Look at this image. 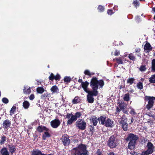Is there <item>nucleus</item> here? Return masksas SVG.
<instances>
[{
	"label": "nucleus",
	"instance_id": "54",
	"mask_svg": "<svg viewBox=\"0 0 155 155\" xmlns=\"http://www.w3.org/2000/svg\"><path fill=\"white\" fill-rule=\"evenodd\" d=\"M107 13L108 15H111V14H112V11L110 10H108Z\"/></svg>",
	"mask_w": 155,
	"mask_h": 155
},
{
	"label": "nucleus",
	"instance_id": "43",
	"mask_svg": "<svg viewBox=\"0 0 155 155\" xmlns=\"http://www.w3.org/2000/svg\"><path fill=\"white\" fill-rule=\"evenodd\" d=\"M2 101L5 104H7L8 102V99L5 97L2 98Z\"/></svg>",
	"mask_w": 155,
	"mask_h": 155
},
{
	"label": "nucleus",
	"instance_id": "40",
	"mask_svg": "<svg viewBox=\"0 0 155 155\" xmlns=\"http://www.w3.org/2000/svg\"><path fill=\"white\" fill-rule=\"evenodd\" d=\"M6 140V138L5 136H3L0 140V143L3 144Z\"/></svg>",
	"mask_w": 155,
	"mask_h": 155
},
{
	"label": "nucleus",
	"instance_id": "56",
	"mask_svg": "<svg viewBox=\"0 0 155 155\" xmlns=\"http://www.w3.org/2000/svg\"><path fill=\"white\" fill-rule=\"evenodd\" d=\"M78 81L79 82L81 83H82V82H83L82 81V80L81 79H79L78 80Z\"/></svg>",
	"mask_w": 155,
	"mask_h": 155
},
{
	"label": "nucleus",
	"instance_id": "51",
	"mask_svg": "<svg viewBox=\"0 0 155 155\" xmlns=\"http://www.w3.org/2000/svg\"><path fill=\"white\" fill-rule=\"evenodd\" d=\"M35 98V96L34 94H31L29 96V98L30 100H32L34 99Z\"/></svg>",
	"mask_w": 155,
	"mask_h": 155
},
{
	"label": "nucleus",
	"instance_id": "60",
	"mask_svg": "<svg viewBox=\"0 0 155 155\" xmlns=\"http://www.w3.org/2000/svg\"><path fill=\"white\" fill-rule=\"evenodd\" d=\"M139 18L138 17H137V18H136V19H138Z\"/></svg>",
	"mask_w": 155,
	"mask_h": 155
},
{
	"label": "nucleus",
	"instance_id": "10",
	"mask_svg": "<svg viewBox=\"0 0 155 155\" xmlns=\"http://www.w3.org/2000/svg\"><path fill=\"white\" fill-rule=\"evenodd\" d=\"M137 139L138 137L137 136L133 134H129L126 140L130 141V142H136Z\"/></svg>",
	"mask_w": 155,
	"mask_h": 155
},
{
	"label": "nucleus",
	"instance_id": "61",
	"mask_svg": "<svg viewBox=\"0 0 155 155\" xmlns=\"http://www.w3.org/2000/svg\"><path fill=\"white\" fill-rule=\"evenodd\" d=\"M124 56L125 57H126V55L123 56V57H124Z\"/></svg>",
	"mask_w": 155,
	"mask_h": 155
},
{
	"label": "nucleus",
	"instance_id": "20",
	"mask_svg": "<svg viewBox=\"0 0 155 155\" xmlns=\"http://www.w3.org/2000/svg\"><path fill=\"white\" fill-rule=\"evenodd\" d=\"M1 153L2 155H9L7 149L5 147L3 148L1 150Z\"/></svg>",
	"mask_w": 155,
	"mask_h": 155
},
{
	"label": "nucleus",
	"instance_id": "37",
	"mask_svg": "<svg viewBox=\"0 0 155 155\" xmlns=\"http://www.w3.org/2000/svg\"><path fill=\"white\" fill-rule=\"evenodd\" d=\"M152 70L155 71V59H154L152 61Z\"/></svg>",
	"mask_w": 155,
	"mask_h": 155
},
{
	"label": "nucleus",
	"instance_id": "5",
	"mask_svg": "<svg viewBox=\"0 0 155 155\" xmlns=\"http://www.w3.org/2000/svg\"><path fill=\"white\" fill-rule=\"evenodd\" d=\"M147 149L145 151H143L141 153L142 155H147L152 153L153 152L154 147L153 144L148 142L147 145Z\"/></svg>",
	"mask_w": 155,
	"mask_h": 155
},
{
	"label": "nucleus",
	"instance_id": "41",
	"mask_svg": "<svg viewBox=\"0 0 155 155\" xmlns=\"http://www.w3.org/2000/svg\"><path fill=\"white\" fill-rule=\"evenodd\" d=\"M129 95L128 94H126L124 97V100L126 101H128L129 100Z\"/></svg>",
	"mask_w": 155,
	"mask_h": 155
},
{
	"label": "nucleus",
	"instance_id": "13",
	"mask_svg": "<svg viewBox=\"0 0 155 155\" xmlns=\"http://www.w3.org/2000/svg\"><path fill=\"white\" fill-rule=\"evenodd\" d=\"M89 84V83L87 81L84 82H82V83H81V85L82 88H83L84 91L87 93L91 91H89L88 90V89L87 87Z\"/></svg>",
	"mask_w": 155,
	"mask_h": 155
},
{
	"label": "nucleus",
	"instance_id": "1",
	"mask_svg": "<svg viewBox=\"0 0 155 155\" xmlns=\"http://www.w3.org/2000/svg\"><path fill=\"white\" fill-rule=\"evenodd\" d=\"M90 85L93 90L92 91H97V90L98 88V86L102 87L104 85V82L101 80L98 81L97 78L93 77L91 80Z\"/></svg>",
	"mask_w": 155,
	"mask_h": 155
},
{
	"label": "nucleus",
	"instance_id": "42",
	"mask_svg": "<svg viewBox=\"0 0 155 155\" xmlns=\"http://www.w3.org/2000/svg\"><path fill=\"white\" fill-rule=\"evenodd\" d=\"M128 57L130 60L133 61H134L135 60V57L132 54H129Z\"/></svg>",
	"mask_w": 155,
	"mask_h": 155
},
{
	"label": "nucleus",
	"instance_id": "44",
	"mask_svg": "<svg viewBox=\"0 0 155 155\" xmlns=\"http://www.w3.org/2000/svg\"><path fill=\"white\" fill-rule=\"evenodd\" d=\"M104 8L101 5H99L98 8V10L100 12H102L104 10Z\"/></svg>",
	"mask_w": 155,
	"mask_h": 155
},
{
	"label": "nucleus",
	"instance_id": "22",
	"mask_svg": "<svg viewBox=\"0 0 155 155\" xmlns=\"http://www.w3.org/2000/svg\"><path fill=\"white\" fill-rule=\"evenodd\" d=\"M48 130H45L43 134L42 138L43 140H45L47 137H50V135L48 131Z\"/></svg>",
	"mask_w": 155,
	"mask_h": 155
},
{
	"label": "nucleus",
	"instance_id": "34",
	"mask_svg": "<svg viewBox=\"0 0 155 155\" xmlns=\"http://www.w3.org/2000/svg\"><path fill=\"white\" fill-rule=\"evenodd\" d=\"M16 110V107L15 106H13L12 108H11V110H10V115L11 116L12 115V114H13L14 113V112Z\"/></svg>",
	"mask_w": 155,
	"mask_h": 155
},
{
	"label": "nucleus",
	"instance_id": "16",
	"mask_svg": "<svg viewBox=\"0 0 155 155\" xmlns=\"http://www.w3.org/2000/svg\"><path fill=\"white\" fill-rule=\"evenodd\" d=\"M11 125V122L8 120H6L4 121L3 123V125L4 128L8 129Z\"/></svg>",
	"mask_w": 155,
	"mask_h": 155
},
{
	"label": "nucleus",
	"instance_id": "8",
	"mask_svg": "<svg viewBox=\"0 0 155 155\" xmlns=\"http://www.w3.org/2000/svg\"><path fill=\"white\" fill-rule=\"evenodd\" d=\"M86 122L81 120H78L77 122V126L80 129L84 130L86 127Z\"/></svg>",
	"mask_w": 155,
	"mask_h": 155
},
{
	"label": "nucleus",
	"instance_id": "62",
	"mask_svg": "<svg viewBox=\"0 0 155 155\" xmlns=\"http://www.w3.org/2000/svg\"><path fill=\"white\" fill-rule=\"evenodd\" d=\"M154 19H155V15L154 16Z\"/></svg>",
	"mask_w": 155,
	"mask_h": 155
},
{
	"label": "nucleus",
	"instance_id": "39",
	"mask_svg": "<svg viewBox=\"0 0 155 155\" xmlns=\"http://www.w3.org/2000/svg\"><path fill=\"white\" fill-rule=\"evenodd\" d=\"M137 87L140 89H142L143 88L142 83L139 82L137 84Z\"/></svg>",
	"mask_w": 155,
	"mask_h": 155
},
{
	"label": "nucleus",
	"instance_id": "63",
	"mask_svg": "<svg viewBox=\"0 0 155 155\" xmlns=\"http://www.w3.org/2000/svg\"><path fill=\"white\" fill-rule=\"evenodd\" d=\"M138 50H139L138 51H140V49H139Z\"/></svg>",
	"mask_w": 155,
	"mask_h": 155
},
{
	"label": "nucleus",
	"instance_id": "32",
	"mask_svg": "<svg viewBox=\"0 0 155 155\" xmlns=\"http://www.w3.org/2000/svg\"><path fill=\"white\" fill-rule=\"evenodd\" d=\"M80 102L79 97L78 96L75 97L72 101V103L74 104H77Z\"/></svg>",
	"mask_w": 155,
	"mask_h": 155
},
{
	"label": "nucleus",
	"instance_id": "52",
	"mask_svg": "<svg viewBox=\"0 0 155 155\" xmlns=\"http://www.w3.org/2000/svg\"><path fill=\"white\" fill-rule=\"evenodd\" d=\"M120 54V52L119 51H118L117 50H115V52H114V55L115 56H118Z\"/></svg>",
	"mask_w": 155,
	"mask_h": 155
},
{
	"label": "nucleus",
	"instance_id": "12",
	"mask_svg": "<svg viewBox=\"0 0 155 155\" xmlns=\"http://www.w3.org/2000/svg\"><path fill=\"white\" fill-rule=\"evenodd\" d=\"M60 122L58 120L55 119L51 121V126L54 128H57L60 124Z\"/></svg>",
	"mask_w": 155,
	"mask_h": 155
},
{
	"label": "nucleus",
	"instance_id": "4",
	"mask_svg": "<svg viewBox=\"0 0 155 155\" xmlns=\"http://www.w3.org/2000/svg\"><path fill=\"white\" fill-rule=\"evenodd\" d=\"M145 100L148 101V103L146 106V108L148 110H150L152 107L154 103V101L155 100V97H151L146 96L145 97Z\"/></svg>",
	"mask_w": 155,
	"mask_h": 155
},
{
	"label": "nucleus",
	"instance_id": "28",
	"mask_svg": "<svg viewBox=\"0 0 155 155\" xmlns=\"http://www.w3.org/2000/svg\"><path fill=\"white\" fill-rule=\"evenodd\" d=\"M105 118L102 116H101L98 118L99 123L101 124H104Z\"/></svg>",
	"mask_w": 155,
	"mask_h": 155
},
{
	"label": "nucleus",
	"instance_id": "49",
	"mask_svg": "<svg viewBox=\"0 0 155 155\" xmlns=\"http://www.w3.org/2000/svg\"><path fill=\"white\" fill-rule=\"evenodd\" d=\"M60 78V76L58 74L56 75V76H54V79H55V80H59Z\"/></svg>",
	"mask_w": 155,
	"mask_h": 155
},
{
	"label": "nucleus",
	"instance_id": "25",
	"mask_svg": "<svg viewBox=\"0 0 155 155\" xmlns=\"http://www.w3.org/2000/svg\"><path fill=\"white\" fill-rule=\"evenodd\" d=\"M32 155H43L40 150H37L33 151L32 152Z\"/></svg>",
	"mask_w": 155,
	"mask_h": 155
},
{
	"label": "nucleus",
	"instance_id": "58",
	"mask_svg": "<svg viewBox=\"0 0 155 155\" xmlns=\"http://www.w3.org/2000/svg\"><path fill=\"white\" fill-rule=\"evenodd\" d=\"M130 123V124L132 123L133 122V118H132L131 119V121Z\"/></svg>",
	"mask_w": 155,
	"mask_h": 155
},
{
	"label": "nucleus",
	"instance_id": "23",
	"mask_svg": "<svg viewBox=\"0 0 155 155\" xmlns=\"http://www.w3.org/2000/svg\"><path fill=\"white\" fill-rule=\"evenodd\" d=\"M9 148V151L12 153L15 150V146L13 145L10 144L8 145Z\"/></svg>",
	"mask_w": 155,
	"mask_h": 155
},
{
	"label": "nucleus",
	"instance_id": "17",
	"mask_svg": "<svg viewBox=\"0 0 155 155\" xmlns=\"http://www.w3.org/2000/svg\"><path fill=\"white\" fill-rule=\"evenodd\" d=\"M127 119L124 116H123L118 120V122L121 124H122L127 123Z\"/></svg>",
	"mask_w": 155,
	"mask_h": 155
},
{
	"label": "nucleus",
	"instance_id": "24",
	"mask_svg": "<svg viewBox=\"0 0 155 155\" xmlns=\"http://www.w3.org/2000/svg\"><path fill=\"white\" fill-rule=\"evenodd\" d=\"M23 107L25 109H27L29 107L30 104L27 101H25L23 103Z\"/></svg>",
	"mask_w": 155,
	"mask_h": 155
},
{
	"label": "nucleus",
	"instance_id": "14",
	"mask_svg": "<svg viewBox=\"0 0 155 155\" xmlns=\"http://www.w3.org/2000/svg\"><path fill=\"white\" fill-rule=\"evenodd\" d=\"M119 106L121 110H122L123 112L125 114H127V111L125 110L124 109L126 108L127 105L124 104L123 102H121L119 104Z\"/></svg>",
	"mask_w": 155,
	"mask_h": 155
},
{
	"label": "nucleus",
	"instance_id": "6",
	"mask_svg": "<svg viewBox=\"0 0 155 155\" xmlns=\"http://www.w3.org/2000/svg\"><path fill=\"white\" fill-rule=\"evenodd\" d=\"M88 94L87 95V99L88 102L89 103H92L94 101V98L92 96H96L98 94V91H91L87 92Z\"/></svg>",
	"mask_w": 155,
	"mask_h": 155
},
{
	"label": "nucleus",
	"instance_id": "45",
	"mask_svg": "<svg viewBox=\"0 0 155 155\" xmlns=\"http://www.w3.org/2000/svg\"><path fill=\"white\" fill-rule=\"evenodd\" d=\"M133 4L136 7H137V6H138L139 5V2L137 0L134 1L133 2Z\"/></svg>",
	"mask_w": 155,
	"mask_h": 155
},
{
	"label": "nucleus",
	"instance_id": "50",
	"mask_svg": "<svg viewBox=\"0 0 155 155\" xmlns=\"http://www.w3.org/2000/svg\"><path fill=\"white\" fill-rule=\"evenodd\" d=\"M140 71H144L146 70V68L144 66H142L140 69Z\"/></svg>",
	"mask_w": 155,
	"mask_h": 155
},
{
	"label": "nucleus",
	"instance_id": "36",
	"mask_svg": "<svg viewBox=\"0 0 155 155\" xmlns=\"http://www.w3.org/2000/svg\"><path fill=\"white\" fill-rule=\"evenodd\" d=\"M71 80V78L70 77L66 76L64 78V82H69Z\"/></svg>",
	"mask_w": 155,
	"mask_h": 155
},
{
	"label": "nucleus",
	"instance_id": "47",
	"mask_svg": "<svg viewBox=\"0 0 155 155\" xmlns=\"http://www.w3.org/2000/svg\"><path fill=\"white\" fill-rule=\"evenodd\" d=\"M54 76L52 73L49 76V78L50 80H53L54 79Z\"/></svg>",
	"mask_w": 155,
	"mask_h": 155
},
{
	"label": "nucleus",
	"instance_id": "57",
	"mask_svg": "<svg viewBox=\"0 0 155 155\" xmlns=\"http://www.w3.org/2000/svg\"><path fill=\"white\" fill-rule=\"evenodd\" d=\"M121 109H119L118 107L117 108V112H119L120 111Z\"/></svg>",
	"mask_w": 155,
	"mask_h": 155
},
{
	"label": "nucleus",
	"instance_id": "46",
	"mask_svg": "<svg viewBox=\"0 0 155 155\" xmlns=\"http://www.w3.org/2000/svg\"><path fill=\"white\" fill-rule=\"evenodd\" d=\"M84 73L85 74L89 76H91L92 75L89 71L87 70H85L84 72Z\"/></svg>",
	"mask_w": 155,
	"mask_h": 155
},
{
	"label": "nucleus",
	"instance_id": "38",
	"mask_svg": "<svg viewBox=\"0 0 155 155\" xmlns=\"http://www.w3.org/2000/svg\"><path fill=\"white\" fill-rule=\"evenodd\" d=\"M134 79V78H129L127 81L128 83H129L130 84H132L133 83Z\"/></svg>",
	"mask_w": 155,
	"mask_h": 155
},
{
	"label": "nucleus",
	"instance_id": "53",
	"mask_svg": "<svg viewBox=\"0 0 155 155\" xmlns=\"http://www.w3.org/2000/svg\"><path fill=\"white\" fill-rule=\"evenodd\" d=\"M130 154L131 155H138V154H137V153L134 152V150H131V151L130 153Z\"/></svg>",
	"mask_w": 155,
	"mask_h": 155
},
{
	"label": "nucleus",
	"instance_id": "26",
	"mask_svg": "<svg viewBox=\"0 0 155 155\" xmlns=\"http://www.w3.org/2000/svg\"><path fill=\"white\" fill-rule=\"evenodd\" d=\"M136 142H130L128 144V147L130 149H133L134 148L135 144Z\"/></svg>",
	"mask_w": 155,
	"mask_h": 155
},
{
	"label": "nucleus",
	"instance_id": "7",
	"mask_svg": "<svg viewBox=\"0 0 155 155\" xmlns=\"http://www.w3.org/2000/svg\"><path fill=\"white\" fill-rule=\"evenodd\" d=\"M116 140H115V137L112 136L109 139L108 141V145L111 148H113L115 147L117 145Z\"/></svg>",
	"mask_w": 155,
	"mask_h": 155
},
{
	"label": "nucleus",
	"instance_id": "11",
	"mask_svg": "<svg viewBox=\"0 0 155 155\" xmlns=\"http://www.w3.org/2000/svg\"><path fill=\"white\" fill-rule=\"evenodd\" d=\"M104 125L107 127H112L114 125V122L109 119H108L105 121Z\"/></svg>",
	"mask_w": 155,
	"mask_h": 155
},
{
	"label": "nucleus",
	"instance_id": "29",
	"mask_svg": "<svg viewBox=\"0 0 155 155\" xmlns=\"http://www.w3.org/2000/svg\"><path fill=\"white\" fill-rule=\"evenodd\" d=\"M149 80L150 83H155V74L152 75L149 78Z\"/></svg>",
	"mask_w": 155,
	"mask_h": 155
},
{
	"label": "nucleus",
	"instance_id": "19",
	"mask_svg": "<svg viewBox=\"0 0 155 155\" xmlns=\"http://www.w3.org/2000/svg\"><path fill=\"white\" fill-rule=\"evenodd\" d=\"M51 90L53 93H56L58 94V87L55 85L52 86L51 87Z\"/></svg>",
	"mask_w": 155,
	"mask_h": 155
},
{
	"label": "nucleus",
	"instance_id": "27",
	"mask_svg": "<svg viewBox=\"0 0 155 155\" xmlns=\"http://www.w3.org/2000/svg\"><path fill=\"white\" fill-rule=\"evenodd\" d=\"M37 92L39 94L43 93L45 91L44 89L42 87H38L37 88Z\"/></svg>",
	"mask_w": 155,
	"mask_h": 155
},
{
	"label": "nucleus",
	"instance_id": "64",
	"mask_svg": "<svg viewBox=\"0 0 155 155\" xmlns=\"http://www.w3.org/2000/svg\"><path fill=\"white\" fill-rule=\"evenodd\" d=\"M154 55L155 56V53H154Z\"/></svg>",
	"mask_w": 155,
	"mask_h": 155
},
{
	"label": "nucleus",
	"instance_id": "3",
	"mask_svg": "<svg viewBox=\"0 0 155 155\" xmlns=\"http://www.w3.org/2000/svg\"><path fill=\"white\" fill-rule=\"evenodd\" d=\"M81 115L80 112L76 113L74 115L71 114H67L66 118L68 119L67 122L68 124H71L73 122L76 121L77 118H79Z\"/></svg>",
	"mask_w": 155,
	"mask_h": 155
},
{
	"label": "nucleus",
	"instance_id": "48",
	"mask_svg": "<svg viewBox=\"0 0 155 155\" xmlns=\"http://www.w3.org/2000/svg\"><path fill=\"white\" fill-rule=\"evenodd\" d=\"M130 113L131 114L133 115H134L136 114V113L134 111V109H132V108H130Z\"/></svg>",
	"mask_w": 155,
	"mask_h": 155
},
{
	"label": "nucleus",
	"instance_id": "15",
	"mask_svg": "<svg viewBox=\"0 0 155 155\" xmlns=\"http://www.w3.org/2000/svg\"><path fill=\"white\" fill-rule=\"evenodd\" d=\"M90 121L91 124H93L94 126H95L97 125V119L96 117L93 116L91 118Z\"/></svg>",
	"mask_w": 155,
	"mask_h": 155
},
{
	"label": "nucleus",
	"instance_id": "33",
	"mask_svg": "<svg viewBox=\"0 0 155 155\" xmlns=\"http://www.w3.org/2000/svg\"><path fill=\"white\" fill-rule=\"evenodd\" d=\"M128 124L127 123L122 124V127L124 131H127L128 129Z\"/></svg>",
	"mask_w": 155,
	"mask_h": 155
},
{
	"label": "nucleus",
	"instance_id": "2",
	"mask_svg": "<svg viewBox=\"0 0 155 155\" xmlns=\"http://www.w3.org/2000/svg\"><path fill=\"white\" fill-rule=\"evenodd\" d=\"M72 152V155H88L86 147L83 144L80 145L78 147L73 149Z\"/></svg>",
	"mask_w": 155,
	"mask_h": 155
},
{
	"label": "nucleus",
	"instance_id": "9",
	"mask_svg": "<svg viewBox=\"0 0 155 155\" xmlns=\"http://www.w3.org/2000/svg\"><path fill=\"white\" fill-rule=\"evenodd\" d=\"M61 140L62 142L65 146L68 145L70 143V140L68 135H63L62 137Z\"/></svg>",
	"mask_w": 155,
	"mask_h": 155
},
{
	"label": "nucleus",
	"instance_id": "59",
	"mask_svg": "<svg viewBox=\"0 0 155 155\" xmlns=\"http://www.w3.org/2000/svg\"><path fill=\"white\" fill-rule=\"evenodd\" d=\"M152 10L155 13V8H152Z\"/></svg>",
	"mask_w": 155,
	"mask_h": 155
},
{
	"label": "nucleus",
	"instance_id": "21",
	"mask_svg": "<svg viewBox=\"0 0 155 155\" xmlns=\"http://www.w3.org/2000/svg\"><path fill=\"white\" fill-rule=\"evenodd\" d=\"M144 49L147 52H149L151 50L152 47L150 44L149 43H147L144 45Z\"/></svg>",
	"mask_w": 155,
	"mask_h": 155
},
{
	"label": "nucleus",
	"instance_id": "55",
	"mask_svg": "<svg viewBox=\"0 0 155 155\" xmlns=\"http://www.w3.org/2000/svg\"><path fill=\"white\" fill-rule=\"evenodd\" d=\"M101 154V153L100 151L99 150H98L97 152L96 153L95 155H100Z\"/></svg>",
	"mask_w": 155,
	"mask_h": 155
},
{
	"label": "nucleus",
	"instance_id": "18",
	"mask_svg": "<svg viewBox=\"0 0 155 155\" xmlns=\"http://www.w3.org/2000/svg\"><path fill=\"white\" fill-rule=\"evenodd\" d=\"M37 130L39 132L45 131V130H48V129L45 127L43 126H39L37 128Z\"/></svg>",
	"mask_w": 155,
	"mask_h": 155
},
{
	"label": "nucleus",
	"instance_id": "30",
	"mask_svg": "<svg viewBox=\"0 0 155 155\" xmlns=\"http://www.w3.org/2000/svg\"><path fill=\"white\" fill-rule=\"evenodd\" d=\"M31 92V90L29 88H26L25 87L23 90V93L25 94H29Z\"/></svg>",
	"mask_w": 155,
	"mask_h": 155
},
{
	"label": "nucleus",
	"instance_id": "35",
	"mask_svg": "<svg viewBox=\"0 0 155 155\" xmlns=\"http://www.w3.org/2000/svg\"><path fill=\"white\" fill-rule=\"evenodd\" d=\"M49 95V94L47 93H45L41 95V98L44 100L46 97H48Z\"/></svg>",
	"mask_w": 155,
	"mask_h": 155
},
{
	"label": "nucleus",
	"instance_id": "31",
	"mask_svg": "<svg viewBox=\"0 0 155 155\" xmlns=\"http://www.w3.org/2000/svg\"><path fill=\"white\" fill-rule=\"evenodd\" d=\"M114 61H116L119 64H123L124 63L123 60L121 58H115L114 59Z\"/></svg>",
	"mask_w": 155,
	"mask_h": 155
}]
</instances>
